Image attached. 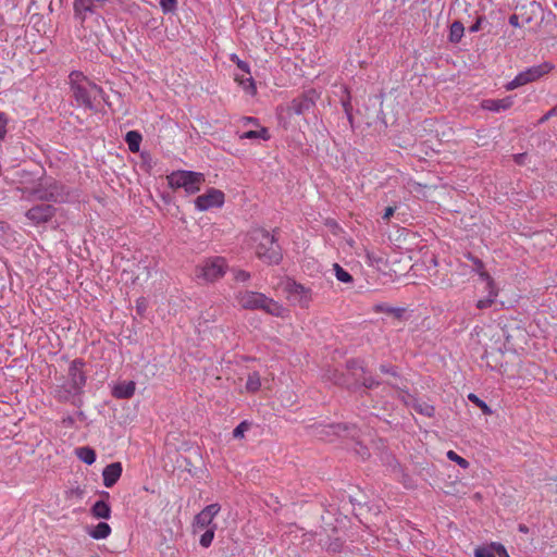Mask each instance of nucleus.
Returning <instances> with one entry per match:
<instances>
[{
	"label": "nucleus",
	"mask_w": 557,
	"mask_h": 557,
	"mask_svg": "<svg viewBox=\"0 0 557 557\" xmlns=\"http://www.w3.org/2000/svg\"><path fill=\"white\" fill-rule=\"evenodd\" d=\"M250 247L256 256L268 264H278L282 250L273 234L264 228H255L249 233Z\"/></svg>",
	"instance_id": "obj_1"
},
{
	"label": "nucleus",
	"mask_w": 557,
	"mask_h": 557,
	"mask_svg": "<svg viewBox=\"0 0 557 557\" xmlns=\"http://www.w3.org/2000/svg\"><path fill=\"white\" fill-rule=\"evenodd\" d=\"M84 366L82 359H74L70 363L66 379L54 389L55 398L61 401H74L83 393L87 380Z\"/></svg>",
	"instance_id": "obj_2"
},
{
	"label": "nucleus",
	"mask_w": 557,
	"mask_h": 557,
	"mask_svg": "<svg viewBox=\"0 0 557 557\" xmlns=\"http://www.w3.org/2000/svg\"><path fill=\"white\" fill-rule=\"evenodd\" d=\"M69 81L73 97L78 106L94 109L95 102L102 97V89L78 71L71 72Z\"/></svg>",
	"instance_id": "obj_3"
},
{
	"label": "nucleus",
	"mask_w": 557,
	"mask_h": 557,
	"mask_svg": "<svg viewBox=\"0 0 557 557\" xmlns=\"http://www.w3.org/2000/svg\"><path fill=\"white\" fill-rule=\"evenodd\" d=\"M166 180L171 188H183L186 194L194 195L200 190L205 175L200 172L178 170L169 174Z\"/></svg>",
	"instance_id": "obj_4"
},
{
	"label": "nucleus",
	"mask_w": 557,
	"mask_h": 557,
	"mask_svg": "<svg viewBox=\"0 0 557 557\" xmlns=\"http://www.w3.org/2000/svg\"><path fill=\"white\" fill-rule=\"evenodd\" d=\"M33 196L39 200L66 202L71 198V191L55 180L45 178L34 188Z\"/></svg>",
	"instance_id": "obj_5"
},
{
	"label": "nucleus",
	"mask_w": 557,
	"mask_h": 557,
	"mask_svg": "<svg viewBox=\"0 0 557 557\" xmlns=\"http://www.w3.org/2000/svg\"><path fill=\"white\" fill-rule=\"evenodd\" d=\"M227 270V262L223 257H210L202 260L195 269L198 280L212 283L224 276Z\"/></svg>",
	"instance_id": "obj_6"
},
{
	"label": "nucleus",
	"mask_w": 557,
	"mask_h": 557,
	"mask_svg": "<svg viewBox=\"0 0 557 557\" xmlns=\"http://www.w3.org/2000/svg\"><path fill=\"white\" fill-rule=\"evenodd\" d=\"M553 70V65L548 62H543L537 65L528 67L520 72L512 81L506 85L507 90H513L520 86L532 83L548 74Z\"/></svg>",
	"instance_id": "obj_7"
},
{
	"label": "nucleus",
	"mask_w": 557,
	"mask_h": 557,
	"mask_svg": "<svg viewBox=\"0 0 557 557\" xmlns=\"http://www.w3.org/2000/svg\"><path fill=\"white\" fill-rule=\"evenodd\" d=\"M224 193L216 188H209L205 194L194 200L195 208L202 212L213 208H221L224 205Z\"/></svg>",
	"instance_id": "obj_8"
},
{
	"label": "nucleus",
	"mask_w": 557,
	"mask_h": 557,
	"mask_svg": "<svg viewBox=\"0 0 557 557\" xmlns=\"http://www.w3.org/2000/svg\"><path fill=\"white\" fill-rule=\"evenodd\" d=\"M288 300L301 308H308L312 300V293L309 288L295 281H288L285 286Z\"/></svg>",
	"instance_id": "obj_9"
},
{
	"label": "nucleus",
	"mask_w": 557,
	"mask_h": 557,
	"mask_svg": "<svg viewBox=\"0 0 557 557\" xmlns=\"http://www.w3.org/2000/svg\"><path fill=\"white\" fill-rule=\"evenodd\" d=\"M221 506L219 504H210L206 506L199 513L196 515L193 529L197 533L200 530L209 529L212 525L214 517L220 512Z\"/></svg>",
	"instance_id": "obj_10"
},
{
	"label": "nucleus",
	"mask_w": 557,
	"mask_h": 557,
	"mask_svg": "<svg viewBox=\"0 0 557 557\" xmlns=\"http://www.w3.org/2000/svg\"><path fill=\"white\" fill-rule=\"evenodd\" d=\"M264 296L262 293L245 290L236 295V300L242 308L253 310L263 306Z\"/></svg>",
	"instance_id": "obj_11"
},
{
	"label": "nucleus",
	"mask_w": 557,
	"mask_h": 557,
	"mask_svg": "<svg viewBox=\"0 0 557 557\" xmlns=\"http://www.w3.org/2000/svg\"><path fill=\"white\" fill-rule=\"evenodd\" d=\"M54 214V208L50 205H39L30 208L26 212L28 220L36 224L49 221Z\"/></svg>",
	"instance_id": "obj_12"
},
{
	"label": "nucleus",
	"mask_w": 557,
	"mask_h": 557,
	"mask_svg": "<svg viewBox=\"0 0 557 557\" xmlns=\"http://www.w3.org/2000/svg\"><path fill=\"white\" fill-rule=\"evenodd\" d=\"M123 472L121 462H112L102 470V480L106 487H112L121 478Z\"/></svg>",
	"instance_id": "obj_13"
},
{
	"label": "nucleus",
	"mask_w": 557,
	"mask_h": 557,
	"mask_svg": "<svg viewBox=\"0 0 557 557\" xmlns=\"http://www.w3.org/2000/svg\"><path fill=\"white\" fill-rule=\"evenodd\" d=\"M513 104V97L507 96L502 99H484L481 102V108L491 112H502L509 109Z\"/></svg>",
	"instance_id": "obj_14"
},
{
	"label": "nucleus",
	"mask_w": 557,
	"mask_h": 557,
	"mask_svg": "<svg viewBox=\"0 0 557 557\" xmlns=\"http://www.w3.org/2000/svg\"><path fill=\"white\" fill-rule=\"evenodd\" d=\"M314 106V100L309 95H302L295 98L289 107V110L295 114H304Z\"/></svg>",
	"instance_id": "obj_15"
},
{
	"label": "nucleus",
	"mask_w": 557,
	"mask_h": 557,
	"mask_svg": "<svg viewBox=\"0 0 557 557\" xmlns=\"http://www.w3.org/2000/svg\"><path fill=\"white\" fill-rule=\"evenodd\" d=\"M342 424L319 425L314 429V434L323 441H332L333 436H337L344 431Z\"/></svg>",
	"instance_id": "obj_16"
},
{
	"label": "nucleus",
	"mask_w": 557,
	"mask_h": 557,
	"mask_svg": "<svg viewBox=\"0 0 557 557\" xmlns=\"http://www.w3.org/2000/svg\"><path fill=\"white\" fill-rule=\"evenodd\" d=\"M135 382L127 381L119 383L113 388V396L119 399L131 398L135 393Z\"/></svg>",
	"instance_id": "obj_17"
},
{
	"label": "nucleus",
	"mask_w": 557,
	"mask_h": 557,
	"mask_svg": "<svg viewBox=\"0 0 557 557\" xmlns=\"http://www.w3.org/2000/svg\"><path fill=\"white\" fill-rule=\"evenodd\" d=\"M234 78L246 94H248L250 96L256 95L257 87H256L255 81L250 74L247 75L245 73H243V74L236 73Z\"/></svg>",
	"instance_id": "obj_18"
},
{
	"label": "nucleus",
	"mask_w": 557,
	"mask_h": 557,
	"mask_svg": "<svg viewBox=\"0 0 557 557\" xmlns=\"http://www.w3.org/2000/svg\"><path fill=\"white\" fill-rule=\"evenodd\" d=\"M469 259L472 260L473 263L476 265V272L479 274V277L482 282L486 284V289H497L492 276L486 271H484L483 262L480 259L471 256L469 257Z\"/></svg>",
	"instance_id": "obj_19"
},
{
	"label": "nucleus",
	"mask_w": 557,
	"mask_h": 557,
	"mask_svg": "<svg viewBox=\"0 0 557 557\" xmlns=\"http://www.w3.org/2000/svg\"><path fill=\"white\" fill-rule=\"evenodd\" d=\"M260 309L274 317H284L286 312V309L281 304L267 296H264V302Z\"/></svg>",
	"instance_id": "obj_20"
},
{
	"label": "nucleus",
	"mask_w": 557,
	"mask_h": 557,
	"mask_svg": "<svg viewBox=\"0 0 557 557\" xmlns=\"http://www.w3.org/2000/svg\"><path fill=\"white\" fill-rule=\"evenodd\" d=\"M91 513L97 519H109L111 517V508L108 503L98 500L91 507Z\"/></svg>",
	"instance_id": "obj_21"
},
{
	"label": "nucleus",
	"mask_w": 557,
	"mask_h": 557,
	"mask_svg": "<svg viewBox=\"0 0 557 557\" xmlns=\"http://www.w3.org/2000/svg\"><path fill=\"white\" fill-rule=\"evenodd\" d=\"M88 534L94 540H104L111 534V527L107 522H99Z\"/></svg>",
	"instance_id": "obj_22"
},
{
	"label": "nucleus",
	"mask_w": 557,
	"mask_h": 557,
	"mask_svg": "<svg viewBox=\"0 0 557 557\" xmlns=\"http://www.w3.org/2000/svg\"><path fill=\"white\" fill-rule=\"evenodd\" d=\"M240 139H261V140H269L270 134L268 128L265 127H259V129H250L247 132H244L239 135Z\"/></svg>",
	"instance_id": "obj_23"
},
{
	"label": "nucleus",
	"mask_w": 557,
	"mask_h": 557,
	"mask_svg": "<svg viewBox=\"0 0 557 557\" xmlns=\"http://www.w3.org/2000/svg\"><path fill=\"white\" fill-rule=\"evenodd\" d=\"M77 458L84 463L90 466L96 461V453L92 448L88 446H83L76 448Z\"/></svg>",
	"instance_id": "obj_24"
},
{
	"label": "nucleus",
	"mask_w": 557,
	"mask_h": 557,
	"mask_svg": "<svg viewBox=\"0 0 557 557\" xmlns=\"http://www.w3.org/2000/svg\"><path fill=\"white\" fill-rule=\"evenodd\" d=\"M465 27L461 22L455 21L449 28V40L451 42H459L463 36Z\"/></svg>",
	"instance_id": "obj_25"
},
{
	"label": "nucleus",
	"mask_w": 557,
	"mask_h": 557,
	"mask_svg": "<svg viewBox=\"0 0 557 557\" xmlns=\"http://www.w3.org/2000/svg\"><path fill=\"white\" fill-rule=\"evenodd\" d=\"M125 140L128 145V148L132 152H137L139 150L141 135L136 131H129L126 134Z\"/></svg>",
	"instance_id": "obj_26"
},
{
	"label": "nucleus",
	"mask_w": 557,
	"mask_h": 557,
	"mask_svg": "<svg viewBox=\"0 0 557 557\" xmlns=\"http://www.w3.org/2000/svg\"><path fill=\"white\" fill-rule=\"evenodd\" d=\"M487 296L483 299H479L476 301V308L478 309H486L490 308L496 300V297L498 296V289H486Z\"/></svg>",
	"instance_id": "obj_27"
},
{
	"label": "nucleus",
	"mask_w": 557,
	"mask_h": 557,
	"mask_svg": "<svg viewBox=\"0 0 557 557\" xmlns=\"http://www.w3.org/2000/svg\"><path fill=\"white\" fill-rule=\"evenodd\" d=\"M245 387L248 392H251V393H255L260 389L261 379H260V375L258 372H252L248 375Z\"/></svg>",
	"instance_id": "obj_28"
},
{
	"label": "nucleus",
	"mask_w": 557,
	"mask_h": 557,
	"mask_svg": "<svg viewBox=\"0 0 557 557\" xmlns=\"http://www.w3.org/2000/svg\"><path fill=\"white\" fill-rule=\"evenodd\" d=\"M214 532L215 525L206 529L199 539V544L205 548L209 547L214 539Z\"/></svg>",
	"instance_id": "obj_29"
},
{
	"label": "nucleus",
	"mask_w": 557,
	"mask_h": 557,
	"mask_svg": "<svg viewBox=\"0 0 557 557\" xmlns=\"http://www.w3.org/2000/svg\"><path fill=\"white\" fill-rule=\"evenodd\" d=\"M334 272L336 278L342 283H350L352 281V276L344 270L339 264L335 263L334 265Z\"/></svg>",
	"instance_id": "obj_30"
},
{
	"label": "nucleus",
	"mask_w": 557,
	"mask_h": 557,
	"mask_svg": "<svg viewBox=\"0 0 557 557\" xmlns=\"http://www.w3.org/2000/svg\"><path fill=\"white\" fill-rule=\"evenodd\" d=\"M468 399L473 403L474 405H476L484 414H491L492 413V409L488 407V405L483 401L482 399H480L475 394L473 393H470L468 395Z\"/></svg>",
	"instance_id": "obj_31"
},
{
	"label": "nucleus",
	"mask_w": 557,
	"mask_h": 557,
	"mask_svg": "<svg viewBox=\"0 0 557 557\" xmlns=\"http://www.w3.org/2000/svg\"><path fill=\"white\" fill-rule=\"evenodd\" d=\"M230 60L237 65V67L245 74H250V66L247 62L239 59L236 53L230 55Z\"/></svg>",
	"instance_id": "obj_32"
},
{
	"label": "nucleus",
	"mask_w": 557,
	"mask_h": 557,
	"mask_svg": "<svg viewBox=\"0 0 557 557\" xmlns=\"http://www.w3.org/2000/svg\"><path fill=\"white\" fill-rule=\"evenodd\" d=\"M494 549L497 550V545L493 544L491 547H478L474 552L475 557H496Z\"/></svg>",
	"instance_id": "obj_33"
},
{
	"label": "nucleus",
	"mask_w": 557,
	"mask_h": 557,
	"mask_svg": "<svg viewBox=\"0 0 557 557\" xmlns=\"http://www.w3.org/2000/svg\"><path fill=\"white\" fill-rule=\"evenodd\" d=\"M446 456L449 460L456 462L458 466H460L463 469H467L469 467V462L465 458L459 456L457 453H455L454 450H448Z\"/></svg>",
	"instance_id": "obj_34"
},
{
	"label": "nucleus",
	"mask_w": 557,
	"mask_h": 557,
	"mask_svg": "<svg viewBox=\"0 0 557 557\" xmlns=\"http://www.w3.org/2000/svg\"><path fill=\"white\" fill-rule=\"evenodd\" d=\"M250 423L248 421H242L233 431L235 438H243L245 433L249 430Z\"/></svg>",
	"instance_id": "obj_35"
},
{
	"label": "nucleus",
	"mask_w": 557,
	"mask_h": 557,
	"mask_svg": "<svg viewBox=\"0 0 557 557\" xmlns=\"http://www.w3.org/2000/svg\"><path fill=\"white\" fill-rule=\"evenodd\" d=\"M177 0H160V7L164 13L173 12L176 8Z\"/></svg>",
	"instance_id": "obj_36"
},
{
	"label": "nucleus",
	"mask_w": 557,
	"mask_h": 557,
	"mask_svg": "<svg viewBox=\"0 0 557 557\" xmlns=\"http://www.w3.org/2000/svg\"><path fill=\"white\" fill-rule=\"evenodd\" d=\"M9 123V119L5 113L0 112V141L4 139L7 135V126Z\"/></svg>",
	"instance_id": "obj_37"
},
{
	"label": "nucleus",
	"mask_w": 557,
	"mask_h": 557,
	"mask_svg": "<svg viewBox=\"0 0 557 557\" xmlns=\"http://www.w3.org/2000/svg\"><path fill=\"white\" fill-rule=\"evenodd\" d=\"M417 410L419 412H421L422 414L426 416V417H432L434 414V407L433 406H430L428 404H423V405H419L417 407Z\"/></svg>",
	"instance_id": "obj_38"
},
{
	"label": "nucleus",
	"mask_w": 557,
	"mask_h": 557,
	"mask_svg": "<svg viewBox=\"0 0 557 557\" xmlns=\"http://www.w3.org/2000/svg\"><path fill=\"white\" fill-rule=\"evenodd\" d=\"M249 277L250 274L244 270H237L234 273V278L238 282H246L247 280H249Z\"/></svg>",
	"instance_id": "obj_39"
},
{
	"label": "nucleus",
	"mask_w": 557,
	"mask_h": 557,
	"mask_svg": "<svg viewBox=\"0 0 557 557\" xmlns=\"http://www.w3.org/2000/svg\"><path fill=\"white\" fill-rule=\"evenodd\" d=\"M242 123L246 126V125H255L257 127H259V122L256 117H251V116H245L242 119Z\"/></svg>",
	"instance_id": "obj_40"
},
{
	"label": "nucleus",
	"mask_w": 557,
	"mask_h": 557,
	"mask_svg": "<svg viewBox=\"0 0 557 557\" xmlns=\"http://www.w3.org/2000/svg\"><path fill=\"white\" fill-rule=\"evenodd\" d=\"M396 211V207H387L384 211V214L382 216V219L384 221H388L391 219V216H393V214L395 213Z\"/></svg>",
	"instance_id": "obj_41"
},
{
	"label": "nucleus",
	"mask_w": 557,
	"mask_h": 557,
	"mask_svg": "<svg viewBox=\"0 0 557 557\" xmlns=\"http://www.w3.org/2000/svg\"><path fill=\"white\" fill-rule=\"evenodd\" d=\"M557 113V107L550 109L542 119H541V123H544L546 122L548 119H550L552 116L556 115Z\"/></svg>",
	"instance_id": "obj_42"
},
{
	"label": "nucleus",
	"mask_w": 557,
	"mask_h": 557,
	"mask_svg": "<svg viewBox=\"0 0 557 557\" xmlns=\"http://www.w3.org/2000/svg\"><path fill=\"white\" fill-rule=\"evenodd\" d=\"M136 308L139 313H143L146 309L145 299L140 298L136 301Z\"/></svg>",
	"instance_id": "obj_43"
},
{
	"label": "nucleus",
	"mask_w": 557,
	"mask_h": 557,
	"mask_svg": "<svg viewBox=\"0 0 557 557\" xmlns=\"http://www.w3.org/2000/svg\"><path fill=\"white\" fill-rule=\"evenodd\" d=\"M481 22H482V18H481V17H480V18H478V20H476V22H475L473 25H471V26H470L469 30H470L471 33H475V32L480 30V28H481Z\"/></svg>",
	"instance_id": "obj_44"
},
{
	"label": "nucleus",
	"mask_w": 557,
	"mask_h": 557,
	"mask_svg": "<svg viewBox=\"0 0 557 557\" xmlns=\"http://www.w3.org/2000/svg\"><path fill=\"white\" fill-rule=\"evenodd\" d=\"M497 553H498L499 557H509L507 550L500 544L497 545Z\"/></svg>",
	"instance_id": "obj_45"
},
{
	"label": "nucleus",
	"mask_w": 557,
	"mask_h": 557,
	"mask_svg": "<svg viewBox=\"0 0 557 557\" xmlns=\"http://www.w3.org/2000/svg\"><path fill=\"white\" fill-rule=\"evenodd\" d=\"M348 364L350 369H360L363 372V368L359 361H351Z\"/></svg>",
	"instance_id": "obj_46"
},
{
	"label": "nucleus",
	"mask_w": 557,
	"mask_h": 557,
	"mask_svg": "<svg viewBox=\"0 0 557 557\" xmlns=\"http://www.w3.org/2000/svg\"><path fill=\"white\" fill-rule=\"evenodd\" d=\"M362 384L366 387H373L376 383L372 379L364 377L363 381H362Z\"/></svg>",
	"instance_id": "obj_47"
},
{
	"label": "nucleus",
	"mask_w": 557,
	"mask_h": 557,
	"mask_svg": "<svg viewBox=\"0 0 557 557\" xmlns=\"http://www.w3.org/2000/svg\"><path fill=\"white\" fill-rule=\"evenodd\" d=\"M509 24L515 26V27L519 26V18H518V16L517 15H511L509 17Z\"/></svg>",
	"instance_id": "obj_48"
},
{
	"label": "nucleus",
	"mask_w": 557,
	"mask_h": 557,
	"mask_svg": "<svg viewBox=\"0 0 557 557\" xmlns=\"http://www.w3.org/2000/svg\"><path fill=\"white\" fill-rule=\"evenodd\" d=\"M381 371H382L383 373H391V374H395V371H394L392 368L387 367V366H381Z\"/></svg>",
	"instance_id": "obj_49"
},
{
	"label": "nucleus",
	"mask_w": 557,
	"mask_h": 557,
	"mask_svg": "<svg viewBox=\"0 0 557 557\" xmlns=\"http://www.w3.org/2000/svg\"><path fill=\"white\" fill-rule=\"evenodd\" d=\"M518 530L521 533H528L529 532V528L525 524H519Z\"/></svg>",
	"instance_id": "obj_50"
},
{
	"label": "nucleus",
	"mask_w": 557,
	"mask_h": 557,
	"mask_svg": "<svg viewBox=\"0 0 557 557\" xmlns=\"http://www.w3.org/2000/svg\"><path fill=\"white\" fill-rule=\"evenodd\" d=\"M4 233H5V225L3 222L0 221V238H2Z\"/></svg>",
	"instance_id": "obj_51"
},
{
	"label": "nucleus",
	"mask_w": 557,
	"mask_h": 557,
	"mask_svg": "<svg viewBox=\"0 0 557 557\" xmlns=\"http://www.w3.org/2000/svg\"><path fill=\"white\" fill-rule=\"evenodd\" d=\"M344 108H345L346 113L348 114V117L350 119V114L348 112V106L346 103H344Z\"/></svg>",
	"instance_id": "obj_52"
},
{
	"label": "nucleus",
	"mask_w": 557,
	"mask_h": 557,
	"mask_svg": "<svg viewBox=\"0 0 557 557\" xmlns=\"http://www.w3.org/2000/svg\"><path fill=\"white\" fill-rule=\"evenodd\" d=\"M376 309L381 311V310H383V307L382 306H377Z\"/></svg>",
	"instance_id": "obj_53"
}]
</instances>
